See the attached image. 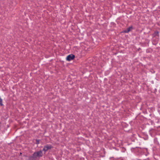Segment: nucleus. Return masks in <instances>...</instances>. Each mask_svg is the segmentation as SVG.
<instances>
[{
	"label": "nucleus",
	"mask_w": 160,
	"mask_h": 160,
	"mask_svg": "<svg viewBox=\"0 0 160 160\" xmlns=\"http://www.w3.org/2000/svg\"><path fill=\"white\" fill-rule=\"evenodd\" d=\"M43 153L42 151L40 150L34 152L32 156L29 158V160H37L38 158L42 157Z\"/></svg>",
	"instance_id": "f257e3e1"
},
{
	"label": "nucleus",
	"mask_w": 160,
	"mask_h": 160,
	"mask_svg": "<svg viewBox=\"0 0 160 160\" xmlns=\"http://www.w3.org/2000/svg\"><path fill=\"white\" fill-rule=\"evenodd\" d=\"M74 58L75 56L72 54H71L67 56L66 60L68 61H70L74 59Z\"/></svg>",
	"instance_id": "f03ea898"
},
{
	"label": "nucleus",
	"mask_w": 160,
	"mask_h": 160,
	"mask_svg": "<svg viewBox=\"0 0 160 160\" xmlns=\"http://www.w3.org/2000/svg\"><path fill=\"white\" fill-rule=\"evenodd\" d=\"M52 148L51 145H46L44 147L43 150L45 152H46L48 150Z\"/></svg>",
	"instance_id": "7ed1b4c3"
},
{
	"label": "nucleus",
	"mask_w": 160,
	"mask_h": 160,
	"mask_svg": "<svg viewBox=\"0 0 160 160\" xmlns=\"http://www.w3.org/2000/svg\"><path fill=\"white\" fill-rule=\"evenodd\" d=\"M132 29V27H130L124 31V32L128 33Z\"/></svg>",
	"instance_id": "20e7f679"
},
{
	"label": "nucleus",
	"mask_w": 160,
	"mask_h": 160,
	"mask_svg": "<svg viewBox=\"0 0 160 160\" xmlns=\"http://www.w3.org/2000/svg\"><path fill=\"white\" fill-rule=\"evenodd\" d=\"M39 143V140H36V143L37 144H38Z\"/></svg>",
	"instance_id": "39448f33"
},
{
	"label": "nucleus",
	"mask_w": 160,
	"mask_h": 160,
	"mask_svg": "<svg viewBox=\"0 0 160 160\" xmlns=\"http://www.w3.org/2000/svg\"><path fill=\"white\" fill-rule=\"evenodd\" d=\"M158 32H155V35H158Z\"/></svg>",
	"instance_id": "423d86ee"
}]
</instances>
